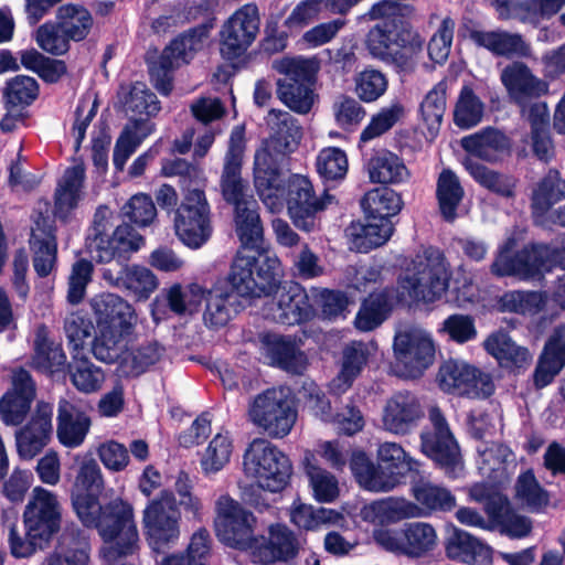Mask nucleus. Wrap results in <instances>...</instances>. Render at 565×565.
<instances>
[{"label":"nucleus","instance_id":"1","mask_svg":"<svg viewBox=\"0 0 565 565\" xmlns=\"http://www.w3.org/2000/svg\"><path fill=\"white\" fill-rule=\"evenodd\" d=\"M104 488L102 469L93 459H84L72 488V502L77 516L86 526H95L105 541L103 552L108 561L131 553L138 532L132 507L116 500L105 508L98 502Z\"/></svg>","mask_w":565,"mask_h":565},{"label":"nucleus","instance_id":"2","mask_svg":"<svg viewBox=\"0 0 565 565\" xmlns=\"http://www.w3.org/2000/svg\"><path fill=\"white\" fill-rule=\"evenodd\" d=\"M449 279V264L439 250L429 248L417 254L399 275L396 291L383 290L369 296L356 315L355 327L361 331L375 329L395 302L433 303L441 299Z\"/></svg>","mask_w":565,"mask_h":565},{"label":"nucleus","instance_id":"3","mask_svg":"<svg viewBox=\"0 0 565 565\" xmlns=\"http://www.w3.org/2000/svg\"><path fill=\"white\" fill-rule=\"evenodd\" d=\"M266 122L271 135L255 151L253 178L255 189L266 207L277 213L282 210V173L280 161L294 151L302 138V128L289 113L270 109Z\"/></svg>","mask_w":565,"mask_h":565},{"label":"nucleus","instance_id":"4","mask_svg":"<svg viewBox=\"0 0 565 565\" xmlns=\"http://www.w3.org/2000/svg\"><path fill=\"white\" fill-rule=\"evenodd\" d=\"M399 6L392 0L375 3L369 11L371 20H383L373 26L365 40L369 53L377 60L407 68L414 55L422 50L423 41L411 29L397 23Z\"/></svg>","mask_w":565,"mask_h":565},{"label":"nucleus","instance_id":"5","mask_svg":"<svg viewBox=\"0 0 565 565\" xmlns=\"http://www.w3.org/2000/svg\"><path fill=\"white\" fill-rule=\"evenodd\" d=\"M90 306L96 320L93 353L99 361L114 363L127 345V338L137 322L132 306L115 294L95 296Z\"/></svg>","mask_w":565,"mask_h":565},{"label":"nucleus","instance_id":"6","mask_svg":"<svg viewBox=\"0 0 565 565\" xmlns=\"http://www.w3.org/2000/svg\"><path fill=\"white\" fill-rule=\"evenodd\" d=\"M383 468L376 467L363 451H355L350 461L351 471L365 490L386 492L393 490L408 472H417L419 462L393 441L382 443L376 451Z\"/></svg>","mask_w":565,"mask_h":565},{"label":"nucleus","instance_id":"7","mask_svg":"<svg viewBox=\"0 0 565 565\" xmlns=\"http://www.w3.org/2000/svg\"><path fill=\"white\" fill-rule=\"evenodd\" d=\"M281 273L275 254L242 247L232 263L228 280L241 296L260 297L277 286Z\"/></svg>","mask_w":565,"mask_h":565},{"label":"nucleus","instance_id":"8","mask_svg":"<svg viewBox=\"0 0 565 565\" xmlns=\"http://www.w3.org/2000/svg\"><path fill=\"white\" fill-rule=\"evenodd\" d=\"M243 472L259 488L278 492L288 483L291 463L277 446L267 439L256 438L244 451Z\"/></svg>","mask_w":565,"mask_h":565},{"label":"nucleus","instance_id":"9","mask_svg":"<svg viewBox=\"0 0 565 565\" xmlns=\"http://www.w3.org/2000/svg\"><path fill=\"white\" fill-rule=\"evenodd\" d=\"M249 419L273 437H285L294 427L297 409L287 387H273L258 394L248 408Z\"/></svg>","mask_w":565,"mask_h":565},{"label":"nucleus","instance_id":"10","mask_svg":"<svg viewBox=\"0 0 565 565\" xmlns=\"http://www.w3.org/2000/svg\"><path fill=\"white\" fill-rule=\"evenodd\" d=\"M180 519L175 497L170 491H162L147 504L142 513V526L148 544L154 552L163 553L177 544Z\"/></svg>","mask_w":565,"mask_h":565},{"label":"nucleus","instance_id":"11","mask_svg":"<svg viewBox=\"0 0 565 565\" xmlns=\"http://www.w3.org/2000/svg\"><path fill=\"white\" fill-rule=\"evenodd\" d=\"M203 186L186 188L174 215L175 234L191 248L201 247L212 234L211 207Z\"/></svg>","mask_w":565,"mask_h":565},{"label":"nucleus","instance_id":"12","mask_svg":"<svg viewBox=\"0 0 565 565\" xmlns=\"http://www.w3.org/2000/svg\"><path fill=\"white\" fill-rule=\"evenodd\" d=\"M215 533L220 542L237 550H254L258 540L255 535L256 519L230 495H221L215 504Z\"/></svg>","mask_w":565,"mask_h":565},{"label":"nucleus","instance_id":"13","mask_svg":"<svg viewBox=\"0 0 565 565\" xmlns=\"http://www.w3.org/2000/svg\"><path fill=\"white\" fill-rule=\"evenodd\" d=\"M393 350L395 372L407 379L420 376L435 359V344L430 334L416 327L398 330Z\"/></svg>","mask_w":565,"mask_h":565},{"label":"nucleus","instance_id":"14","mask_svg":"<svg viewBox=\"0 0 565 565\" xmlns=\"http://www.w3.org/2000/svg\"><path fill=\"white\" fill-rule=\"evenodd\" d=\"M282 204L286 201L288 214L295 226L305 232H312L318 225L317 213L331 204L333 196L326 193L317 198L310 180L300 174L289 178L287 188L282 179Z\"/></svg>","mask_w":565,"mask_h":565},{"label":"nucleus","instance_id":"15","mask_svg":"<svg viewBox=\"0 0 565 565\" xmlns=\"http://www.w3.org/2000/svg\"><path fill=\"white\" fill-rule=\"evenodd\" d=\"M437 381L445 393L468 398H486L494 392L492 376L462 360L445 361Z\"/></svg>","mask_w":565,"mask_h":565},{"label":"nucleus","instance_id":"16","mask_svg":"<svg viewBox=\"0 0 565 565\" xmlns=\"http://www.w3.org/2000/svg\"><path fill=\"white\" fill-rule=\"evenodd\" d=\"M374 541L385 551L420 557L435 548L438 535L435 527L427 522L406 523L402 529H377L373 532Z\"/></svg>","mask_w":565,"mask_h":565},{"label":"nucleus","instance_id":"17","mask_svg":"<svg viewBox=\"0 0 565 565\" xmlns=\"http://www.w3.org/2000/svg\"><path fill=\"white\" fill-rule=\"evenodd\" d=\"M434 431L423 433L422 451L434 460L445 473L456 478L462 471V461L457 441L441 412L434 407L429 411Z\"/></svg>","mask_w":565,"mask_h":565},{"label":"nucleus","instance_id":"18","mask_svg":"<svg viewBox=\"0 0 565 565\" xmlns=\"http://www.w3.org/2000/svg\"><path fill=\"white\" fill-rule=\"evenodd\" d=\"M245 148V129L243 126H236L231 132L220 180L224 200L234 206L254 199L249 193L248 183L242 178Z\"/></svg>","mask_w":565,"mask_h":565},{"label":"nucleus","instance_id":"19","mask_svg":"<svg viewBox=\"0 0 565 565\" xmlns=\"http://www.w3.org/2000/svg\"><path fill=\"white\" fill-rule=\"evenodd\" d=\"M259 12L254 3L237 9L221 30V53L227 60L242 55L255 41L259 31Z\"/></svg>","mask_w":565,"mask_h":565},{"label":"nucleus","instance_id":"20","mask_svg":"<svg viewBox=\"0 0 565 565\" xmlns=\"http://www.w3.org/2000/svg\"><path fill=\"white\" fill-rule=\"evenodd\" d=\"M213 26V22H206L174 38L163 49L158 61L151 66L152 76L159 77L160 73L166 76L168 72L189 64L205 46Z\"/></svg>","mask_w":565,"mask_h":565},{"label":"nucleus","instance_id":"21","mask_svg":"<svg viewBox=\"0 0 565 565\" xmlns=\"http://www.w3.org/2000/svg\"><path fill=\"white\" fill-rule=\"evenodd\" d=\"M62 508L55 493L35 487L24 510V525L33 537L50 539L60 530Z\"/></svg>","mask_w":565,"mask_h":565},{"label":"nucleus","instance_id":"22","mask_svg":"<svg viewBox=\"0 0 565 565\" xmlns=\"http://www.w3.org/2000/svg\"><path fill=\"white\" fill-rule=\"evenodd\" d=\"M551 250L545 245H531L516 253L514 257L504 254L495 256L491 273L498 277L513 276L520 280L540 277L550 268Z\"/></svg>","mask_w":565,"mask_h":565},{"label":"nucleus","instance_id":"23","mask_svg":"<svg viewBox=\"0 0 565 565\" xmlns=\"http://www.w3.org/2000/svg\"><path fill=\"white\" fill-rule=\"evenodd\" d=\"M424 417V409L418 397L402 391L386 398L381 412V427L394 435H406Z\"/></svg>","mask_w":565,"mask_h":565},{"label":"nucleus","instance_id":"24","mask_svg":"<svg viewBox=\"0 0 565 565\" xmlns=\"http://www.w3.org/2000/svg\"><path fill=\"white\" fill-rule=\"evenodd\" d=\"M315 313L306 290L291 284L277 290L276 301L270 303L266 316L282 324H297L309 320Z\"/></svg>","mask_w":565,"mask_h":565},{"label":"nucleus","instance_id":"25","mask_svg":"<svg viewBox=\"0 0 565 565\" xmlns=\"http://www.w3.org/2000/svg\"><path fill=\"white\" fill-rule=\"evenodd\" d=\"M52 415V406L40 402L29 424L17 431V448L22 458L32 459L46 446L53 431Z\"/></svg>","mask_w":565,"mask_h":565},{"label":"nucleus","instance_id":"26","mask_svg":"<svg viewBox=\"0 0 565 565\" xmlns=\"http://www.w3.org/2000/svg\"><path fill=\"white\" fill-rule=\"evenodd\" d=\"M35 397V386L24 370L14 372L12 388L0 399V417L7 425L21 424Z\"/></svg>","mask_w":565,"mask_h":565},{"label":"nucleus","instance_id":"27","mask_svg":"<svg viewBox=\"0 0 565 565\" xmlns=\"http://www.w3.org/2000/svg\"><path fill=\"white\" fill-rule=\"evenodd\" d=\"M501 82L509 96L519 105L548 93L547 82L534 75L530 67L521 62L505 66L501 73Z\"/></svg>","mask_w":565,"mask_h":565},{"label":"nucleus","instance_id":"28","mask_svg":"<svg viewBox=\"0 0 565 565\" xmlns=\"http://www.w3.org/2000/svg\"><path fill=\"white\" fill-rule=\"evenodd\" d=\"M103 278L111 286L124 288L140 300H146L158 288L157 276L143 266H121L119 263L114 267L103 270Z\"/></svg>","mask_w":565,"mask_h":565},{"label":"nucleus","instance_id":"29","mask_svg":"<svg viewBox=\"0 0 565 565\" xmlns=\"http://www.w3.org/2000/svg\"><path fill=\"white\" fill-rule=\"evenodd\" d=\"M30 248L35 273L40 277L49 276L56 266L57 242L53 223L39 216L31 231Z\"/></svg>","mask_w":565,"mask_h":565},{"label":"nucleus","instance_id":"30","mask_svg":"<svg viewBox=\"0 0 565 565\" xmlns=\"http://www.w3.org/2000/svg\"><path fill=\"white\" fill-rule=\"evenodd\" d=\"M90 425V418L82 405L66 399L60 402L56 435L63 446L79 447L85 441Z\"/></svg>","mask_w":565,"mask_h":565},{"label":"nucleus","instance_id":"31","mask_svg":"<svg viewBox=\"0 0 565 565\" xmlns=\"http://www.w3.org/2000/svg\"><path fill=\"white\" fill-rule=\"evenodd\" d=\"M477 451L478 470L490 482L501 483L514 472L516 459L507 446L497 443H481L477 447Z\"/></svg>","mask_w":565,"mask_h":565},{"label":"nucleus","instance_id":"32","mask_svg":"<svg viewBox=\"0 0 565 565\" xmlns=\"http://www.w3.org/2000/svg\"><path fill=\"white\" fill-rule=\"evenodd\" d=\"M470 39L497 56L507 57H531L532 47L519 33H511L505 30H473Z\"/></svg>","mask_w":565,"mask_h":565},{"label":"nucleus","instance_id":"33","mask_svg":"<svg viewBox=\"0 0 565 565\" xmlns=\"http://www.w3.org/2000/svg\"><path fill=\"white\" fill-rule=\"evenodd\" d=\"M376 349L374 342L353 341L347 344L342 351L341 369L331 381L330 390L335 394L348 391Z\"/></svg>","mask_w":565,"mask_h":565},{"label":"nucleus","instance_id":"34","mask_svg":"<svg viewBox=\"0 0 565 565\" xmlns=\"http://www.w3.org/2000/svg\"><path fill=\"white\" fill-rule=\"evenodd\" d=\"M263 351L273 365L300 374L308 364L307 356L290 338L268 334L263 340Z\"/></svg>","mask_w":565,"mask_h":565},{"label":"nucleus","instance_id":"35","mask_svg":"<svg viewBox=\"0 0 565 565\" xmlns=\"http://www.w3.org/2000/svg\"><path fill=\"white\" fill-rule=\"evenodd\" d=\"M447 556L470 565H489L492 562V548L471 534L454 529L446 542Z\"/></svg>","mask_w":565,"mask_h":565},{"label":"nucleus","instance_id":"36","mask_svg":"<svg viewBox=\"0 0 565 565\" xmlns=\"http://www.w3.org/2000/svg\"><path fill=\"white\" fill-rule=\"evenodd\" d=\"M411 493L420 518L434 512L450 511L456 507V498L447 488L425 478L412 481Z\"/></svg>","mask_w":565,"mask_h":565},{"label":"nucleus","instance_id":"37","mask_svg":"<svg viewBox=\"0 0 565 565\" xmlns=\"http://www.w3.org/2000/svg\"><path fill=\"white\" fill-rule=\"evenodd\" d=\"M460 145L470 154L488 162L498 161L510 150L509 138L490 127L463 137Z\"/></svg>","mask_w":565,"mask_h":565},{"label":"nucleus","instance_id":"38","mask_svg":"<svg viewBox=\"0 0 565 565\" xmlns=\"http://www.w3.org/2000/svg\"><path fill=\"white\" fill-rule=\"evenodd\" d=\"M565 365V326L555 329L545 343L534 373L537 387L548 385Z\"/></svg>","mask_w":565,"mask_h":565},{"label":"nucleus","instance_id":"39","mask_svg":"<svg viewBox=\"0 0 565 565\" xmlns=\"http://www.w3.org/2000/svg\"><path fill=\"white\" fill-rule=\"evenodd\" d=\"M362 519L373 524L395 523L404 519L420 518L416 504L405 498H387L365 505Z\"/></svg>","mask_w":565,"mask_h":565},{"label":"nucleus","instance_id":"40","mask_svg":"<svg viewBox=\"0 0 565 565\" xmlns=\"http://www.w3.org/2000/svg\"><path fill=\"white\" fill-rule=\"evenodd\" d=\"M89 547L81 532L66 530L44 565H89Z\"/></svg>","mask_w":565,"mask_h":565},{"label":"nucleus","instance_id":"41","mask_svg":"<svg viewBox=\"0 0 565 565\" xmlns=\"http://www.w3.org/2000/svg\"><path fill=\"white\" fill-rule=\"evenodd\" d=\"M369 179L373 183H401L409 178V172L395 153L387 150L376 151L366 163Z\"/></svg>","mask_w":565,"mask_h":565},{"label":"nucleus","instance_id":"42","mask_svg":"<svg viewBox=\"0 0 565 565\" xmlns=\"http://www.w3.org/2000/svg\"><path fill=\"white\" fill-rule=\"evenodd\" d=\"M393 233V224L388 218L367 217L366 223H354L349 227L353 247L361 253L385 244Z\"/></svg>","mask_w":565,"mask_h":565},{"label":"nucleus","instance_id":"43","mask_svg":"<svg viewBox=\"0 0 565 565\" xmlns=\"http://www.w3.org/2000/svg\"><path fill=\"white\" fill-rule=\"evenodd\" d=\"M484 350L505 367H524L532 361L526 348L516 345L504 332L490 334L483 342Z\"/></svg>","mask_w":565,"mask_h":565},{"label":"nucleus","instance_id":"44","mask_svg":"<svg viewBox=\"0 0 565 565\" xmlns=\"http://www.w3.org/2000/svg\"><path fill=\"white\" fill-rule=\"evenodd\" d=\"M565 199V180L556 170H550L532 189L531 206L535 217L543 216L553 205Z\"/></svg>","mask_w":565,"mask_h":565},{"label":"nucleus","instance_id":"45","mask_svg":"<svg viewBox=\"0 0 565 565\" xmlns=\"http://www.w3.org/2000/svg\"><path fill=\"white\" fill-rule=\"evenodd\" d=\"M298 551V542L294 533L284 525L270 529V540L267 546L255 548L254 561L268 564L275 561H287L294 557Z\"/></svg>","mask_w":565,"mask_h":565},{"label":"nucleus","instance_id":"46","mask_svg":"<svg viewBox=\"0 0 565 565\" xmlns=\"http://www.w3.org/2000/svg\"><path fill=\"white\" fill-rule=\"evenodd\" d=\"M84 179L85 169L82 163L65 171L55 192V213L60 217H65L77 206L82 198Z\"/></svg>","mask_w":565,"mask_h":565},{"label":"nucleus","instance_id":"47","mask_svg":"<svg viewBox=\"0 0 565 565\" xmlns=\"http://www.w3.org/2000/svg\"><path fill=\"white\" fill-rule=\"evenodd\" d=\"M234 221L243 247L258 248L263 239V226L256 200H247L234 206Z\"/></svg>","mask_w":565,"mask_h":565},{"label":"nucleus","instance_id":"48","mask_svg":"<svg viewBox=\"0 0 565 565\" xmlns=\"http://www.w3.org/2000/svg\"><path fill=\"white\" fill-rule=\"evenodd\" d=\"M153 130L154 125L142 119L132 120L125 126L114 149L113 162L117 170H124L129 157Z\"/></svg>","mask_w":565,"mask_h":565},{"label":"nucleus","instance_id":"49","mask_svg":"<svg viewBox=\"0 0 565 565\" xmlns=\"http://www.w3.org/2000/svg\"><path fill=\"white\" fill-rule=\"evenodd\" d=\"M65 364L66 355L61 344L49 339V331L45 327L38 328L32 365L42 372L55 373L62 371Z\"/></svg>","mask_w":565,"mask_h":565},{"label":"nucleus","instance_id":"50","mask_svg":"<svg viewBox=\"0 0 565 565\" xmlns=\"http://www.w3.org/2000/svg\"><path fill=\"white\" fill-rule=\"evenodd\" d=\"M546 295L534 290H509L497 300V308L501 312H510L523 317H533L546 306Z\"/></svg>","mask_w":565,"mask_h":565},{"label":"nucleus","instance_id":"51","mask_svg":"<svg viewBox=\"0 0 565 565\" xmlns=\"http://www.w3.org/2000/svg\"><path fill=\"white\" fill-rule=\"evenodd\" d=\"M118 97L127 115L154 116L160 110V103L156 94L146 84L140 82L121 86Z\"/></svg>","mask_w":565,"mask_h":565},{"label":"nucleus","instance_id":"52","mask_svg":"<svg viewBox=\"0 0 565 565\" xmlns=\"http://www.w3.org/2000/svg\"><path fill=\"white\" fill-rule=\"evenodd\" d=\"M447 84L441 81L436 84L425 96L420 104L423 125L426 127V139L433 141L441 126L446 110Z\"/></svg>","mask_w":565,"mask_h":565},{"label":"nucleus","instance_id":"53","mask_svg":"<svg viewBox=\"0 0 565 565\" xmlns=\"http://www.w3.org/2000/svg\"><path fill=\"white\" fill-rule=\"evenodd\" d=\"M163 348L158 343H148L135 350H121L120 356L114 362H118L124 374L136 376L143 373L148 367L156 364L163 355Z\"/></svg>","mask_w":565,"mask_h":565},{"label":"nucleus","instance_id":"54","mask_svg":"<svg viewBox=\"0 0 565 565\" xmlns=\"http://www.w3.org/2000/svg\"><path fill=\"white\" fill-rule=\"evenodd\" d=\"M234 450L233 438L228 431L217 433L203 451L200 465L204 475L221 471L231 460Z\"/></svg>","mask_w":565,"mask_h":565},{"label":"nucleus","instance_id":"55","mask_svg":"<svg viewBox=\"0 0 565 565\" xmlns=\"http://www.w3.org/2000/svg\"><path fill=\"white\" fill-rule=\"evenodd\" d=\"M468 173L481 186L502 196H512L515 188V180L512 177L494 171L471 158L463 160Z\"/></svg>","mask_w":565,"mask_h":565},{"label":"nucleus","instance_id":"56","mask_svg":"<svg viewBox=\"0 0 565 565\" xmlns=\"http://www.w3.org/2000/svg\"><path fill=\"white\" fill-rule=\"evenodd\" d=\"M362 206L367 217L388 218L396 215L403 206V201L394 190L388 188L369 191Z\"/></svg>","mask_w":565,"mask_h":565},{"label":"nucleus","instance_id":"57","mask_svg":"<svg viewBox=\"0 0 565 565\" xmlns=\"http://www.w3.org/2000/svg\"><path fill=\"white\" fill-rule=\"evenodd\" d=\"M533 150L540 160L547 161L553 156V146L547 135L548 110L544 103H537L529 109Z\"/></svg>","mask_w":565,"mask_h":565},{"label":"nucleus","instance_id":"58","mask_svg":"<svg viewBox=\"0 0 565 565\" xmlns=\"http://www.w3.org/2000/svg\"><path fill=\"white\" fill-rule=\"evenodd\" d=\"M515 499L521 507L533 512L542 511L550 503L548 492L541 487L531 470L518 477Z\"/></svg>","mask_w":565,"mask_h":565},{"label":"nucleus","instance_id":"59","mask_svg":"<svg viewBox=\"0 0 565 565\" xmlns=\"http://www.w3.org/2000/svg\"><path fill=\"white\" fill-rule=\"evenodd\" d=\"M273 68L287 76L292 84L311 82L320 70V61L305 56H284L273 62Z\"/></svg>","mask_w":565,"mask_h":565},{"label":"nucleus","instance_id":"60","mask_svg":"<svg viewBox=\"0 0 565 565\" xmlns=\"http://www.w3.org/2000/svg\"><path fill=\"white\" fill-rule=\"evenodd\" d=\"M463 196V189L455 173L445 170L437 182V199L443 216L447 221L456 217V211Z\"/></svg>","mask_w":565,"mask_h":565},{"label":"nucleus","instance_id":"61","mask_svg":"<svg viewBox=\"0 0 565 565\" xmlns=\"http://www.w3.org/2000/svg\"><path fill=\"white\" fill-rule=\"evenodd\" d=\"M60 28L71 40L81 41L88 34L93 18L83 7L65 4L57 12Z\"/></svg>","mask_w":565,"mask_h":565},{"label":"nucleus","instance_id":"62","mask_svg":"<svg viewBox=\"0 0 565 565\" xmlns=\"http://www.w3.org/2000/svg\"><path fill=\"white\" fill-rule=\"evenodd\" d=\"M71 379L78 391L93 393L100 390L105 381V374L100 367L93 364L85 356L74 353L71 365Z\"/></svg>","mask_w":565,"mask_h":565},{"label":"nucleus","instance_id":"63","mask_svg":"<svg viewBox=\"0 0 565 565\" xmlns=\"http://www.w3.org/2000/svg\"><path fill=\"white\" fill-rule=\"evenodd\" d=\"M311 454L306 455L305 465L313 498L319 502H332L340 492L338 480L329 471L311 463Z\"/></svg>","mask_w":565,"mask_h":565},{"label":"nucleus","instance_id":"64","mask_svg":"<svg viewBox=\"0 0 565 565\" xmlns=\"http://www.w3.org/2000/svg\"><path fill=\"white\" fill-rule=\"evenodd\" d=\"M483 108V103L473 90L463 86L456 103L454 121L460 128H471L481 121Z\"/></svg>","mask_w":565,"mask_h":565}]
</instances>
